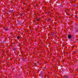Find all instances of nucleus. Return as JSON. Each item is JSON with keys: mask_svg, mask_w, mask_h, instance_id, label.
Instances as JSON below:
<instances>
[{"mask_svg": "<svg viewBox=\"0 0 78 78\" xmlns=\"http://www.w3.org/2000/svg\"><path fill=\"white\" fill-rule=\"evenodd\" d=\"M72 38V36L70 35H68V38L69 39H71Z\"/></svg>", "mask_w": 78, "mask_h": 78, "instance_id": "f257e3e1", "label": "nucleus"}, {"mask_svg": "<svg viewBox=\"0 0 78 78\" xmlns=\"http://www.w3.org/2000/svg\"><path fill=\"white\" fill-rule=\"evenodd\" d=\"M75 31V33H76V32H78V28L76 29Z\"/></svg>", "mask_w": 78, "mask_h": 78, "instance_id": "7ed1b4c3", "label": "nucleus"}, {"mask_svg": "<svg viewBox=\"0 0 78 78\" xmlns=\"http://www.w3.org/2000/svg\"><path fill=\"white\" fill-rule=\"evenodd\" d=\"M17 39H20V37L19 36H18L17 37Z\"/></svg>", "mask_w": 78, "mask_h": 78, "instance_id": "0eeeda50", "label": "nucleus"}, {"mask_svg": "<svg viewBox=\"0 0 78 78\" xmlns=\"http://www.w3.org/2000/svg\"><path fill=\"white\" fill-rule=\"evenodd\" d=\"M51 20V19H49V20Z\"/></svg>", "mask_w": 78, "mask_h": 78, "instance_id": "1a4fd4ad", "label": "nucleus"}, {"mask_svg": "<svg viewBox=\"0 0 78 78\" xmlns=\"http://www.w3.org/2000/svg\"><path fill=\"white\" fill-rule=\"evenodd\" d=\"M63 77V78H69L68 76H64Z\"/></svg>", "mask_w": 78, "mask_h": 78, "instance_id": "f03ea898", "label": "nucleus"}, {"mask_svg": "<svg viewBox=\"0 0 78 78\" xmlns=\"http://www.w3.org/2000/svg\"><path fill=\"white\" fill-rule=\"evenodd\" d=\"M13 50L14 51H15V50H16L17 49H16V48H13Z\"/></svg>", "mask_w": 78, "mask_h": 78, "instance_id": "39448f33", "label": "nucleus"}, {"mask_svg": "<svg viewBox=\"0 0 78 78\" xmlns=\"http://www.w3.org/2000/svg\"><path fill=\"white\" fill-rule=\"evenodd\" d=\"M37 20V21H39V20H40V19Z\"/></svg>", "mask_w": 78, "mask_h": 78, "instance_id": "6e6552de", "label": "nucleus"}, {"mask_svg": "<svg viewBox=\"0 0 78 78\" xmlns=\"http://www.w3.org/2000/svg\"><path fill=\"white\" fill-rule=\"evenodd\" d=\"M5 31H7L8 30V27H6L5 29Z\"/></svg>", "mask_w": 78, "mask_h": 78, "instance_id": "20e7f679", "label": "nucleus"}, {"mask_svg": "<svg viewBox=\"0 0 78 78\" xmlns=\"http://www.w3.org/2000/svg\"><path fill=\"white\" fill-rule=\"evenodd\" d=\"M40 75H41L42 76H43V73L42 72H41V73H40Z\"/></svg>", "mask_w": 78, "mask_h": 78, "instance_id": "423d86ee", "label": "nucleus"}]
</instances>
